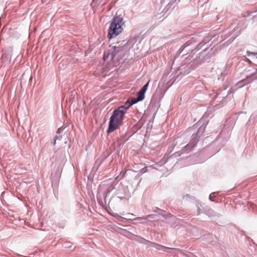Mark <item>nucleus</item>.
I'll return each instance as SVG.
<instances>
[{
  "label": "nucleus",
  "instance_id": "1",
  "mask_svg": "<svg viewBox=\"0 0 257 257\" xmlns=\"http://www.w3.org/2000/svg\"><path fill=\"white\" fill-rule=\"evenodd\" d=\"M128 108V107L120 106L114 110L109 122L108 133L113 132L121 125L124 114Z\"/></svg>",
  "mask_w": 257,
  "mask_h": 257
},
{
  "label": "nucleus",
  "instance_id": "2",
  "mask_svg": "<svg viewBox=\"0 0 257 257\" xmlns=\"http://www.w3.org/2000/svg\"><path fill=\"white\" fill-rule=\"evenodd\" d=\"M124 22L123 18L120 16H115L112 19L108 31L107 37L109 39L116 37L123 30Z\"/></svg>",
  "mask_w": 257,
  "mask_h": 257
},
{
  "label": "nucleus",
  "instance_id": "3",
  "mask_svg": "<svg viewBox=\"0 0 257 257\" xmlns=\"http://www.w3.org/2000/svg\"><path fill=\"white\" fill-rule=\"evenodd\" d=\"M145 92H144L140 90L138 93L137 98L133 99L132 100V103H130V104L128 105V106L127 107H129L130 106H131L133 104H135V103H137V102L141 101L143 99H144V97H145Z\"/></svg>",
  "mask_w": 257,
  "mask_h": 257
},
{
  "label": "nucleus",
  "instance_id": "4",
  "mask_svg": "<svg viewBox=\"0 0 257 257\" xmlns=\"http://www.w3.org/2000/svg\"><path fill=\"white\" fill-rule=\"evenodd\" d=\"M114 55L112 53L105 52L103 55V59L104 61L112 60Z\"/></svg>",
  "mask_w": 257,
  "mask_h": 257
},
{
  "label": "nucleus",
  "instance_id": "5",
  "mask_svg": "<svg viewBox=\"0 0 257 257\" xmlns=\"http://www.w3.org/2000/svg\"><path fill=\"white\" fill-rule=\"evenodd\" d=\"M149 82L150 81H148V83L147 84H146L143 87V88L141 89V91H142L143 92H146L147 88H148V85H149Z\"/></svg>",
  "mask_w": 257,
  "mask_h": 257
},
{
  "label": "nucleus",
  "instance_id": "6",
  "mask_svg": "<svg viewBox=\"0 0 257 257\" xmlns=\"http://www.w3.org/2000/svg\"><path fill=\"white\" fill-rule=\"evenodd\" d=\"M146 219H147V218H145V217H137L135 219H133V220H139V221H141L142 220H146Z\"/></svg>",
  "mask_w": 257,
  "mask_h": 257
},
{
  "label": "nucleus",
  "instance_id": "7",
  "mask_svg": "<svg viewBox=\"0 0 257 257\" xmlns=\"http://www.w3.org/2000/svg\"><path fill=\"white\" fill-rule=\"evenodd\" d=\"M247 53L248 56H249L250 54L254 55H255L257 54V52L254 53V52H247Z\"/></svg>",
  "mask_w": 257,
  "mask_h": 257
},
{
  "label": "nucleus",
  "instance_id": "8",
  "mask_svg": "<svg viewBox=\"0 0 257 257\" xmlns=\"http://www.w3.org/2000/svg\"><path fill=\"white\" fill-rule=\"evenodd\" d=\"M147 168H144L141 170L142 173H144L147 171Z\"/></svg>",
  "mask_w": 257,
  "mask_h": 257
},
{
  "label": "nucleus",
  "instance_id": "9",
  "mask_svg": "<svg viewBox=\"0 0 257 257\" xmlns=\"http://www.w3.org/2000/svg\"><path fill=\"white\" fill-rule=\"evenodd\" d=\"M124 174H125V172H124V173H123L122 176H123Z\"/></svg>",
  "mask_w": 257,
  "mask_h": 257
},
{
  "label": "nucleus",
  "instance_id": "10",
  "mask_svg": "<svg viewBox=\"0 0 257 257\" xmlns=\"http://www.w3.org/2000/svg\"><path fill=\"white\" fill-rule=\"evenodd\" d=\"M247 61L249 62H250V60H247Z\"/></svg>",
  "mask_w": 257,
  "mask_h": 257
}]
</instances>
